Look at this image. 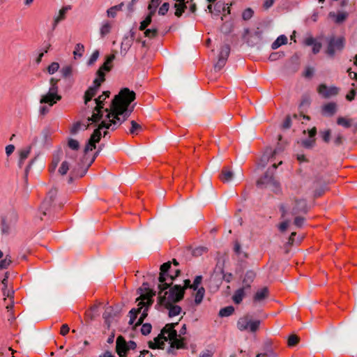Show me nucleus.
<instances>
[{
    "mask_svg": "<svg viewBox=\"0 0 357 357\" xmlns=\"http://www.w3.org/2000/svg\"><path fill=\"white\" fill-rule=\"evenodd\" d=\"M109 91H104L102 95L95 99L96 106L92 110L91 116L87 118L88 122L96 123L102 119L104 112L106 113L105 118L94 130L88 140L84 149L85 154L96 149V143H98L101 139V130H115L127 120L132 112V108L129 109L128 107L135 99V93L133 91L128 88L121 89L112 100L110 107L104 108V102L109 98Z\"/></svg>",
    "mask_w": 357,
    "mask_h": 357,
    "instance_id": "1",
    "label": "nucleus"
},
{
    "mask_svg": "<svg viewBox=\"0 0 357 357\" xmlns=\"http://www.w3.org/2000/svg\"><path fill=\"white\" fill-rule=\"evenodd\" d=\"M172 263L167 261L164 263L160 266V273L158 278L160 284H158V303H162V300L165 298L169 303H177L181 301L184 296V288L181 285L176 284L169 291H166L162 295L163 291L167 289L172 284L173 280L177 278L180 274V270L176 269L174 274H170L169 272H172Z\"/></svg>",
    "mask_w": 357,
    "mask_h": 357,
    "instance_id": "2",
    "label": "nucleus"
},
{
    "mask_svg": "<svg viewBox=\"0 0 357 357\" xmlns=\"http://www.w3.org/2000/svg\"><path fill=\"white\" fill-rule=\"evenodd\" d=\"M280 210L282 213V217L284 218L287 213H290L291 215L306 214L308 211V208L305 199H294L289 203L281 205Z\"/></svg>",
    "mask_w": 357,
    "mask_h": 357,
    "instance_id": "3",
    "label": "nucleus"
},
{
    "mask_svg": "<svg viewBox=\"0 0 357 357\" xmlns=\"http://www.w3.org/2000/svg\"><path fill=\"white\" fill-rule=\"evenodd\" d=\"M155 295V294L152 291H149L146 294L141 295V296L137 299V301H139L138 303V308H132L129 312L130 321L129 324H134L135 320L137 318V314L141 312L142 309L144 307L145 305L150 306L151 305L153 301L151 299L152 296Z\"/></svg>",
    "mask_w": 357,
    "mask_h": 357,
    "instance_id": "4",
    "label": "nucleus"
},
{
    "mask_svg": "<svg viewBox=\"0 0 357 357\" xmlns=\"http://www.w3.org/2000/svg\"><path fill=\"white\" fill-rule=\"evenodd\" d=\"M66 157H67L68 160H65V161H63L62 162L61 167L59 169V172L61 175H65L68 172L70 167H71V168H72V173L75 176H78V177H82L85 174L87 168L82 170L81 169V166H80L79 164H77L75 166L71 165V164H70L69 160H74V154H71L69 152H66Z\"/></svg>",
    "mask_w": 357,
    "mask_h": 357,
    "instance_id": "5",
    "label": "nucleus"
},
{
    "mask_svg": "<svg viewBox=\"0 0 357 357\" xmlns=\"http://www.w3.org/2000/svg\"><path fill=\"white\" fill-rule=\"evenodd\" d=\"M178 325V323L167 324L161 330L160 333L154 338V343H157V345L160 346L158 349H163L165 342L167 341L168 339H172L175 336L176 330L175 326Z\"/></svg>",
    "mask_w": 357,
    "mask_h": 357,
    "instance_id": "6",
    "label": "nucleus"
},
{
    "mask_svg": "<svg viewBox=\"0 0 357 357\" xmlns=\"http://www.w3.org/2000/svg\"><path fill=\"white\" fill-rule=\"evenodd\" d=\"M260 323L259 320H251L250 316L246 314L238 320L237 328L241 331H249L255 333L259 329Z\"/></svg>",
    "mask_w": 357,
    "mask_h": 357,
    "instance_id": "7",
    "label": "nucleus"
},
{
    "mask_svg": "<svg viewBox=\"0 0 357 357\" xmlns=\"http://www.w3.org/2000/svg\"><path fill=\"white\" fill-rule=\"evenodd\" d=\"M344 47V39L343 38H332L328 42L326 52L329 56H333L336 52L341 51Z\"/></svg>",
    "mask_w": 357,
    "mask_h": 357,
    "instance_id": "8",
    "label": "nucleus"
},
{
    "mask_svg": "<svg viewBox=\"0 0 357 357\" xmlns=\"http://www.w3.org/2000/svg\"><path fill=\"white\" fill-rule=\"evenodd\" d=\"M229 52L230 47L228 45H225L221 47L220 52L218 56V60L214 66V68L215 70H220L225 66L227 58L229 55Z\"/></svg>",
    "mask_w": 357,
    "mask_h": 357,
    "instance_id": "9",
    "label": "nucleus"
},
{
    "mask_svg": "<svg viewBox=\"0 0 357 357\" xmlns=\"http://www.w3.org/2000/svg\"><path fill=\"white\" fill-rule=\"evenodd\" d=\"M176 303H169L165 298L162 300V303H158L161 306L168 310V315L169 317H173L178 315L181 312V307L177 305Z\"/></svg>",
    "mask_w": 357,
    "mask_h": 357,
    "instance_id": "10",
    "label": "nucleus"
},
{
    "mask_svg": "<svg viewBox=\"0 0 357 357\" xmlns=\"http://www.w3.org/2000/svg\"><path fill=\"white\" fill-rule=\"evenodd\" d=\"M317 91L324 98H327L336 96L339 92V89L337 87L334 86L328 87L325 84H321L319 86Z\"/></svg>",
    "mask_w": 357,
    "mask_h": 357,
    "instance_id": "11",
    "label": "nucleus"
},
{
    "mask_svg": "<svg viewBox=\"0 0 357 357\" xmlns=\"http://www.w3.org/2000/svg\"><path fill=\"white\" fill-rule=\"evenodd\" d=\"M278 167V165L275 163L272 165L271 169H268L265 175L261 177L258 181V185H268L270 184H274V178H273V171L275 170Z\"/></svg>",
    "mask_w": 357,
    "mask_h": 357,
    "instance_id": "12",
    "label": "nucleus"
},
{
    "mask_svg": "<svg viewBox=\"0 0 357 357\" xmlns=\"http://www.w3.org/2000/svg\"><path fill=\"white\" fill-rule=\"evenodd\" d=\"M116 351L120 357H126L128 352L127 342L122 336H119L116 341Z\"/></svg>",
    "mask_w": 357,
    "mask_h": 357,
    "instance_id": "13",
    "label": "nucleus"
},
{
    "mask_svg": "<svg viewBox=\"0 0 357 357\" xmlns=\"http://www.w3.org/2000/svg\"><path fill=\"white\" fill-rule=\"evenodd\" d=\"M61 99V96L60 95H54L50 93H47L46 94L42 96L40 100V103L47 104L50 107H52Z\"/></svg>",
    "mask_w": 357,
    "mask_h": 357,
    "instance_id": "14",
    "label": "nucleus"
},
{
    "mask_svg": "<svg viewBox=\"0 0 357 357\" xmlns=\"http://www.w3.org/2000/svg\"><path fill=\"white\" fill-rule=\"evenodd\" d=\"M57 193L56 190H51L48 194L47 197L43 201L42 206H41V210H43V215L47 214V211H48L49 208L51 206L52 202L54 201V197H56Z\"/></svg>",
    "mask_w": 357,
    "mask_h": 357,
    "instance_id": "15",
    "label": "nucleus"
},
{
    "mask_svg": "<svg viewBox=\"0 0 357 357\" xmlns=\"http://www.w3.org/2000/svg\"><path fill=\"white\" fill-rule=\"evenodd\" d=\"M8 273H6L4 278L1 280V284L3 286L2 291L3 296H6L7 297L10 298V304L6 306V308L8 310L11 309L13 306V291H10L9 290H6L7 286H8Z\"/></svg>",
    "mask_w": 357,
    "mask_h": 357,
    "instance_id": "16",
    "label": "nucleus"
},
{
    "mask_svg": "<svg viewBox=\"0 0 357 357\" xmlns=\"http://www.w3.org/2000/svg\"><path fill=\"white\" fill-rule=\"evenodd\" d=\"M337 112V104L331 102L324 105L321 107V114L324 116H332Z\"/></svg>",
    "mask_w": 357,
    "mask_h": 357,
    "instance_id": "17",
    "label": "nucleus"
},
{
    "mask_svg": "<svg viewBox=\"0 0 357 357\" xmlns=\"http://www.w3.org/2000/svg\"><path fill=\"white\" fill-rule=\"evenodd\" d=\"M269 296V291L267 287H263L257 291L253 297L255 303H261L266 300Z\"/></svg>",
    "mask_w": 357,
    "mask_h": 357,
    "instance_id": "18",
    "label": "nucleus"
},
{
    "mask_svg": "<svg viewBox=\"0 0 357 357\" xmlns=\"http://www.w3.org/2000/svg\"><path fill=\"white\" fill-rule=\"evenodd\" d=\"M256 277V273L253 271H248L243 279V287L250 289L251 284L253 282Z\"/></svg>",
    "mask_w": 357,
    "mask_h": 357,
    "instance_id": "19",
    "label": "nucleus"
},
{
    "mask_svg": "<svg viewBox=\"0 0 357 357\" xmlns=\"http://www.w3.org/2000/svg\"><path fill=\"white\" fill-rule=\"evenodd\" d=\"M328 16L333 19L335 23L340 24L347 18L348 14L346 12H339L337 13L330 12Z\"/></svg>",
    "mask_w": 357,
    "mask_h": 357,
    "instance_id": "20",
    "label": "nucleus"
},
{
    "mask_svg": "<svg viewBox=\"0 0 357 357\" xmlns=\"http://www.w3.org/2000/svg\"><path fill=\"white\" fill-rule=\"evenodd\" d=\"M114 54H110L107 56L105 61L98 70H101V72L104 73L110 71L112 68V62L114 60Z\"/></svg>",
    "mask_w": 357,
    "mask_h": 357,
    "instance_id": "21",
    "label": "nucleus"
},
{
    "mask_svg": "<svg viewBox=\"0 0 357 357\" xmlns=\"http://www.w3.org/2000/svg\"><path fill=\"white\" fill-rule=\"evenodd\" d=\"M177 336L178 334L177 331H176L175 336H174V337L172 339H169L171 341V347L176 348L178 349L185 348V344L183 342L184 338H177Z\"/></svg>",
    "mask_w": 357,
    "mask_h": 357,
    "instance_id": "22",
    "label": "nucleus"
},
{
    "mask_svg": "<svg viewBox=\"0 0 357 357\" xmlns=\"http://www.w3.org/2000/svg\"><path fill=\"white\" fill-rule=\"evenodd\" d=\"M233 176V172L229 168L224 167L220 174V179L223 183H228L231 181Z\"/></svg>",
    "mask_w": 357,
    "mask_h": 357,
    "instance_id": "23",
    "label": "nucleus"
},
{
    "mask_svg": "<svg viewBox=\"0 0 357 357\" xmlns=\"http://www.w3.org/2000/svg\"><path fill=\"white\" fill-rule=\"evenodd\" d=\"M245 289H246L245 288L242 287L238 289L234 292V294L232 296V300L234 302V303L240 304L242 302L243 298L245 296Z\"/></svg>",
    "mask_w": 357,
    "mask_h": 357,
    "instance_id": "24",
    "label": "nucleus"
},
{
    "mask_svg": "<svg viewBox=\"0 0 357 357\" xmlns=\"http://www.w3.org/2000/svg\"><path fill=\"white\" fill-rule=\"evenodd\" d=\"M31 146H27L20 151V159L18 162V165L20 167H22L24 164V160L28 158L29 155L31 152Z\"/></svg>",
    "mask_w": 357,
    "mask_h": 357,
    "instance_id": "25",
    "label": "nucleus"
},
{
    "mask_svg": "<svg viewBox=\"0 0 357 357\" xmlns=\"http://www.w3.org/2000/svg\"><path fill=\"white\" fill-rule=\"evenodd\" d=\"M98 89L96 87L90 86L85 92L84 94V104L87 105L89 101L91 100L98 91Z\"/></svg>",
    "mask_w": 357,
    "mask_h": 357,
    "instance_id": "26",
    "label": "nucleus"
},
{
    "mask_svg": "<svg viewBox=\"0 0 357 357\" xmlns=\"http://www.w3.org/2000/svg\"><path fill=\"white\" fill-rule=\"evenodd\" d=\"M60 72L63 78H70L73 75L74 68L71 65H66L62 67Z\"/></svg>",
    "mask_w": 357,
    "mask_h": 357,
    "instance_id": "27",
    "label": "nucleus"
},
{
    "mask_svg": "<svg viewBox=\"0 0 357 357\" xmlns=\"http://www.w3.org/2000/svg\"><path fill=\"white\" fill-rule=\"evenodd\" d=\"M288 39L286 36L280 35L277 38V39L272 43L271 48L273 50H276L280 47L282 45H285L287 43Z\"/></svg>",
    "mask_w": 357,
    "mask_h": 357,
    "instance_id": "28",
    "label": "nucleus"
},
{
    "mask_svg": "<svg viewBox=\"0 0 357 357\" xmlns=\"http://www.w3.org/2000/svg\"><path fill=\"white\" fill-rule=\"evenodd\" d=\"M59 79H56V78L52 77L50 79V87L47 93H52L54 95H59L58 94V91H59L58 82H59Z\"/></svg>",
    "mask_w": 357,
    "mask_h": 357,
    "instance_id": "29",
    "label": "nucleus"
},
{
    "mask_svg": "<svg viewBox=\"0 0 357 357\" xmlns=\"http://www.w3.org/2000/svg\"><path fill=\"white\" fill-rule=\"evenodd\" d=\"M97 75H98V77L96 78L93 81V86H92L93 87H96V89H99V87L100 86L101 84L105 81V73L104 72H101V70H98L97 73H96Z\"/></svg>",
    "mask_w": 357,
    "mask_h": 357,
    "instance_id": "30",
    "label": "nucleus"
},
{
    "mask_svg": "<svg viewBox=\"0 0 357 357\" xmlns=\"http://www.w3.org/2000/svg\"><path fill=\"white\" fill-rule=\"evenodd\" d=\"M131 127L129 129V133L132 135H138L142 130V127L140 124L135 121H131Z\"/></svg>",
    "mask_w": 357,
    "mask_h": 357,
    "instance_id": "31",
    "label": "nucleus"
},
{
    "mask_svg": "<svg viewBox=\"0 0 357 357\" xmlns=\"http://www.w3.org/2000/svg\"><path fill=\"white\" fill-rule=\"evenodd\" d=\"M196 293L195 294V303L196 305H199L204 298L205 295V289L204 287H199L196 290Z\"/></svg>",
    "mask_w": 357,
    "mask_h": 357,
    "instance_id": "32",
    "label": "nucleus"
},
{
    "mask_svg": "<svg viewBox=\"0 0 357 357\" xmlns=\"http://www.w3.org/2000/svg\"><path fill=\"white\" fill-rule=\"evenodd\" d=\"M68 10V7H63L60 10H59V15L58 16H56L55 18H54V29L57 26V24L65 19L66 17V14L67 13Z\"/></svg>",
    "mask_w": 357,
    "mask_h": 357,
    "instance_id": "33",
    "label": "nucleus"
},
{
    "mask_svg": "<svg viewBox=\"0 0 357 357\" xmlns=\"http://www.w3.org/2000/svg\"><path fill=\"white\" fill-rule=\"evenodd\" d=\"M337 123L344 128H349L351 126L352 120L345 117L340 116L337 119Z\"/></svg>",
    "mask_w": 357,
    "mask_h": 357,
    "instance_id": "34",
    "label": "nucleus"
},
{
    "mask_svg": "<svg viewBox=\"0 0 357 357\" xmlns=\"http://www.w3.org/2000/svg\"><path fill=\"white\" fill-rule=\"evenodd\" d=\"M234 250L235 253L239 257H241V258H247L248 257L247 253L242 250L241 244L237 241H235V243H234Z\"/></svg>",
    "mask_w": 357,
    "mask_h": 357,
    "instance_id": "35",
    "label": "nucleus"
},
{
    "mask_svg": "<svg viewBox=\"0 0 357 357\" xmlns=\"http://www.w3.org/2000/svg\"><path fill=\"white\" fill-rule=\"evenodd\" d=\"M123 3H121L119 5L111 7L107 10L108 17H114L116 15V13L122 9Z\"/></svg>",
    "mask_w": 357,
    "mask_h": 357,
    "instance_id": "36",
    "label": "nucleus"
},
{
    "mask_svg": "<svg viewBox=\"0 0 357 357\" xmlns=\"http://www.w3.org/2000/svg\"><path fill=\"white\" fill-rule=\"evenodd\" d=\"M153 15V14L149 13V15L146 17V18L142 22H141L139 26L140 31L145 30L147 28V26L151 23Z\"/></svg>",
    "mask_w": 357,
    "mask_h": 357,
    "instance_id": "37",
    "label": "nucleus"
},
{
    "mask_svg": "<svg viewBox=\"0 0 357 357\" xmlns=\"http://www.w3.org/2000/svg\"><path fill=\"white\" fill-rule=\"evenodd\" d=\"M234 308L233 306H227L222 308L219 312V316L220 317H229L233 314Z\"/></svg>",
    "mask_w": 357,
    "mask_h": 357,
    "instance_id": "38",
    "label": "nucleus"
},
{
    "mask_svg": "<svg viewBox=\"0 0 357 357\" xmlns=\"http://www.w3.org/2000/svg\"><path fill=\"white\" fill-rule=\"evenodd\" d=\"M84 51V45L81 43L77 44L75 45V50L73 51V54H74L75 59H76L77 56L82 57L83 55Z\"/></svg>",
    "mask_w": 357,
    "mask_h": 357,
    "instance_id": "39",
    "label": "nucleus"
},
{
    "mask_svg": "<svg viewBox=\"0 0 357 357\" xmlns=\"http://www.w3.org/2000/svg\"><path fill=\"white\" fill-rule=\"evenodd\" d=\"M174 7L176 8L175 15L178 17L182 15L186 8L185 3H175Z\"/></svg>",
    "mask_w": 357,
    "mask_h": 357,
    "instance_id": "40",
    "label": "nucleus"
},
{
    "mask_svg": "<svg viewBox=\"0 0 357 357\" xmlns=\"http://www.w3.org/2000/svg\"><path fill=\"white\" fill-rule=\"evenodd\" d=\"M225 10L226 5L224 3L219 1L214 5V11L213 14H214L215 15H218L221 12V10L225 11Z\"/></svg>",
    "mask_w": 357,
    "mask_h": 357,
    "instance_id": "41",
    "label": "nucleus"
},
{
    "mask_svg": "<svg viewBox=\"0 0 357 357\" xmlns=\"http://www.w3.org/2000/svg\"><path fill=\"white\" fill-rule=\"evenodd\" d=\"M111 29H112V25L110 23H109V22L104 23L100 28V34H101L102 37H104L105 36L108 34L110 32Z\"/></svg>",
    "mask_w": 357,
    "mask_h": 357,
    "instance_id": "42",
    "label": "nucleus"
},
{
    "mask_svg": "<svg viewBox=\"0 0 357 357\" xmlns=\"http://www.w3.org/2000/svg\"><path fill=\"white\" fill-rule=\"evenodd\" d=\"M68 146L73 151H78L79 149V143L74 139H69L68 141Z\"/></svg>",
    "mask_w": 357,
    "mask_h": 357,
    "instance_id": "43",
    "label": "nucleus"
},
{
    "mask_svg": "<svg viewBox=\"0 0 357 357\" xmlns=\"http://www.w3.org/2000/svg\"><path fill=\"white\" fill-rule=\"evenodd\" d=\"M89 124L88 123L87 125H82L81 124V123L79 122H77L76 123H75L71 130H70V132L73 135L76 134L82 128V126H83V129H86L88 127H89Z\"/></svg>",
    "mask_w": 357,
    "mask_h": 357,
    "instance_id": "44",
    "label": "nucleus"
},
{
    "mask_svg": "<svg viewBox=\"0 0 357 357\" xmlns=\"http://www.w3.org/2000/svg\"><path fill=\"white\" fill-rule=\"evenodd\" d=\"M144 31V35L148 38H155L158 34V29L157 28H151V29H146Z\"/></svg>",
    "mask_w": 357,
    "mask_h": 357,
    "instance_id": "45",
    "label": "nucleus"
},
{
    "mask_svg": "<svg viewBox=\"0 0 357 357\" xmlns=\"http://www.w3.org/2000/svg\"><path fill=\"white\" fill-rule=\"evenodd\" d=\"M11 262L12 261L10 257L6 255L4 259L0 261V269L7 268L10 266Z\"/></svg>",
    "mask_w": 357,
    "mask_h": 357,
    "instance_id": "46",
    "label": "nucleus"
},
{
    "mask_svg": "<svg viewBox=\"0 0 357 357\" xmlns=\"http://www.w3.org/2000/svg\"><path fill=\"white\" fill-rule=\"evenodd\" d=\"M158 5L159 0H151L148 6L149 10H150L149 13L154 15Z\"/></svg>",
    "mask_w": 357,
    "mask_h": 357,
    "instance_id": "47",
    "label": "nucleus"
},
{
    "mask_svg": "<svg viewBox=\"0 0 357 357\" xmlns=\"http://www.w3.org/2000/svg\"><path fill=\"white\" fill-rule=\"evenodd\" d=\"M59 69V64L57 62H52L48 67H47V72L49 74L52 75L54 73H56Z\"/></svg>",
    "mask_w": 357,
    "mask_h": 357,
    "instance_id": "48",
    "label": "nucleus"
},
{
    "mask_svg": "<svg viewBox=\"0 0 357 357\" xmlns=\"http://www.w3.org/2000/svg\"><path fill=\"white\" fill-rule=\"evenodd\" d=\"M99 57V51L98 50H95L92 54L91 55L89 61H88V65L89 66H92L94 64V63L97 61V59H98Z\"/></svg>",
    "mask_w": 357,
    "mask_h": 357,
    "instance_id": "49",
    "label": "nucleus"
},
{
    "mask_svg": "<svg viewBox=\"0 0 357 357\" xmlns=\"http://www.w3.org/2000/svg\"><path fill=\"white\" fill-rule=\"evenodd\" d=\"M331 134V130H329V129H327V130L320 132V135H321L323 140L326 143H328L330 142Z\"/></svg>",
    "mask_w": 357,
    "mask_h": 357,
    "instance_id": "50",
    "label": "nucleus"
},
{
    "mask_svg": "<svg viewBox=\"0 0 357 357\" xmlns=\"http://www.w3.org/2000/svg\"><path fill=\"white\" fill-rule=\"evenodd\" d=\"M299 342V338L296 335H291L288 338V346L294 347Z\"/></svg>",
    "mask_w": 357,
    "mask_h": 357,
    "instance_id": "51",
    "label": "nucleus"
},
{
    "mask_svg": "<svg viewBox=\"0 0 357 357\" xmlns=\"http://www.w3.org/2000/svg\"><path fill=\"white\" fill-rule=\"evenodd\" d=\"M284 56L283 52H273L270 54L268 59L271 61H277Z\"/></svg>",
    "mask_w": 357,
    "mask_h": 357,
    "instance_id": "52",
    "label": "nucleus"
},
{
    "mask_svg": "<svg viewBox=\"0 0 357 357\" xmlns=\"http://www.w3.org/2000/svg\"><path fill=\"white\" fill-rule=\"evenodd\" d=\"M202 280V275H197L195 277L193 283L192 284L191 289L194 291L199 289V285L201 284Z\"/></svg>",
    "mask_w": 357,
    "mask_h": 357,
    "instance_id": "53",
    "label": "nucleus"
},
{
    "mask_svg": "<svg viewBox=\"0 0 357 357\" xmlns=\"http://www.w3.org/2000/svg\"><path fill=\"white\" fill-rule=\"evenodd\" d=\"M152 329V326L150 324H144L141 328V332L143 335H149Z\"/></svg>",
    "mask_w": 357,
    "mask_h": 357,
    "instance_id": "54",
    "label": "nucleus"
},
{
    "mask_svg": "<svg viewBox=\"0 0 357 357\" xmlns=\"http://www.w3.org/2000/svg\"><path fill=\"white\" fill-rule=\"evenodd\" d=\"M145 307V309L143 311L141 317H139V319H138L137 322L135 324V328L137 326H139L142 324V322L144 321V319L146 318V317L147 316V310H148V308L149 306H148L147 305L144 306Z\"/></svg>",
    "mask_w": 357,
    "mask_h": 357,
    "instance_id": "55",
    "label": "nucleus"
},
{
    "mask_svg": "<svg viewBox=\"0 0 357 357\" xmlns=\"http://www.w3.org/2000/svg\"><path fill=\"white\" fill-rule=\"evenodd\" d=\"M253 15V10L251 8L245 9L242 14V17L244 20H250Z\"/></svg>",
    "mask_w": 357,
    "mask_h": 357,
    "instance_id": "56",
    "label": "nucleus"
},
{
    "mask_svg": "<svg viewBox=\"0 0 357 357\" xmlns=\"http://www.w3.org/2000/svg\"><path fill=\"white\" fill-rule=\"evenodd\" d=\"M343 142H344V137L342 134L338 133L335 136L334 140H333L335 145L340 146L343 144Z\"/></svg>",
    "mask_w": 357,
    "mask_h": 357,
    "instance_id": "57",
    "label": "nucleus"
},
{
    "mask_svg": "<svg viewBox=\"0 0 357 357\" xmlns=\"http://www.w3.org/2000/svg\"><path fill=\"white\" fill-rule=\"evenodd\" d=\"M169 5L168 3H162V5L159 8L158 14L160 15H165L169 10Z\"/></svg>",
    "mask_w": 357,
    "mask_h": 357,
    "instance_id": "58",
    "label": "nucleus"
},
{
    "mask_svg": "<svg viewBox=\"0 0 357 357\" xmlns=\"http://www.w3.org/2000/svg\"><path fill=\"white\" fill-rule=\"evenodd\" d=\"M304 222L305 218L303 217L298 215L295 218L294 223L296 227H301L303 225Z\"/></svg>",
    "mask_w": 357,
    "mask_h": 357,
    "instance_id": "59",
    "label": "nucleus"
},
{
    "mask_svg": "<svg viewBox=\"0 0 357 357\" xmlns=\"http://www.w3.org/2000/svg\"><path fill=\"white\" fill-rule=\"evenodd\" d=\"M315 143L314 139H305L302 142V145L307 149L312 148Z\"/></svg>",
    "mask_w": 357,
    "mask_h": 357,
    "instance_id": "60",
    "label": "nucleus"
},
{
    "mask_svg": "<svg viewBox=\"0 0 357 357\" xmlns=\"http://www.w3.org/2000/svg\"><path fill=\"white\" fill-rule=\"evenodd\" d=\"M70 331V328L67 324H63L61 327L60 334L65 336Z\"/></svg>",
    "mask_w": 357,
    "mask_h": 357,
    "instance_id": "61",
    "label": "nucleus"
},
{
    "mask_svg": "<svg viewBox=\"0 0 357 357\" xmlns=\"http://www.w3.org/2000/svg\"><path fill=\"white\" fill-rule=\"evenodd\" d=\"M288 226H289V221L285 220L279 225L278 228L282 232H283V231H286Z\"/></svg>",
    "mask_w": 357,
    "mask_h": 357,
    "instance_id": "62",
    "label": "nucleus"
},
{
    "mask_svg": "<svg viewBox=\"0 0 357 357\" xmlns=\"http://www.w3.org/2000/svg\"><path fill=\"white\" fill-rule=\"evenodd\" d=\"M321 48V44L320 43H314V44L312 45V52L314 54H317L319 52Z\"/></svg>",
    "mask_w": 357,
    "mask_h": 357,
    "instance_id": "63",
    "label": "nucleus"
},
{
    "mask_svg": "<svg viewBox=\"0 0 357 357\" xmlns=\"http://www.w3.org/2000/svg\"><path fill=\"white\" fill-rule=\"evenodd\" d=\"M291 124V120L289 116H287L284 121L283 122L282 127L285 129L289 128Z\"/></svg>",
    "mask_w": 357,
    "mask_h": 357,
    "instance_id": "64",
    "label": "nucleus"
}]
</instances>
